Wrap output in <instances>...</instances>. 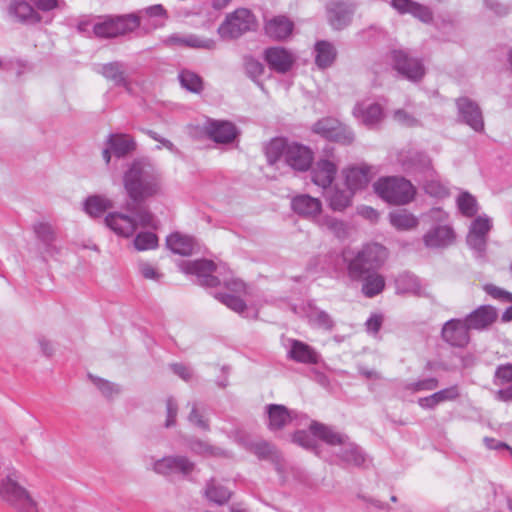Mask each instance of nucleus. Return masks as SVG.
<instances>
[{
    "mask_svg": "<svg viewBox=\"0 0 512 512\" xmlns=\"http://www.w3.org/2000/svg\"><path fill=\"white\" fill-rule=\"evenodd\" d=\"M323 225L338 238H343L347 235V227L342 221L333 218H326Z\"/></svg>",
    "mask_w": 512,
    "mask_h": 512,
    "instance_id": "obj_43",
    "label": "nucleus"
},
{
    "mask_svg": "<svg viewBox=\"0 0 512 512\" xmlns=\"http://www.w3.org/2000/svg\"><path fill=\"white\" fill-rule=\"evenodd\" d=\"M457 104L466 123L475 131H482L484 122L478 105L465 97L459 98Z\"/></svg>",
    "mask_w": 512,
    "mask_h": 512,
    "instance_id": "obj_16",
    "label": "nucleus"
},
{
    "mask_svg": "<svg viewBox=\"0 0 512 512\" xmlns=\"http://www.w3.org/2000/svg\"><path fill=\"white\" fill-rule=\"evenodd\" d=\"M105 223L114 233L126 238L132 236L137 228V223L132 218L121 213L108 214Z\"/></svg>",
    "mask_w": 512,
    "mask_h": 512,
    "instance_id": "obj_15",
    "label": "nucleus"
},
{
    "mask_svg": "<svg viewBox=\"0 0 512 512\" xmlns=\"http://www.w3.org/2000/svg\"><path fill=\"white\" fill-rule=\"evenodd\" d=\"M112 207V202L101 196H91L85 202L86 212L93 217L102 215Z\"/></svg>",
    "mask_w": 512,
    "mask_h": 512,
    "instance_id": "obj_31",
    "label": "nucleus"
},
{
    "mask_svg": "<svg viewBox=\"0 0 512 512\" xmlns=\"http://www.w3.org/2000/svg\"><path fill=\"white\" fill-rule=\"evenodd\" d=\"M294 441L302 445L303 447H310V442L308 441V435L303 432H297L294 434Z\"/></svg>",
    "mask_w": 512,
    "mask_h": 512,
    "instance_id": "obj_61",
    "label": "nucleus"
},
{
    "mask_svg": "<svg viewBox=\"0 0 512 512\" xmlns=\"http://www.w3.org/2000/svg\"><path fill=\"white\" fill-rule=\"evenodd\" d=\"M361 280H363L361 291L367 298H373L385 289V278L376 271L366 273Z\"/></svg>",
    "mask_w": 512,
    "mask_h": 512,
    "instance_id": "obj_23",
    "label": "nucleus"
},
{
    "mask_svg": "<svg viewBox=\"0 0 512 512\" xmlns=\"http://www.w3.org/2000/svg\"><path fill=\"white\" fill-rule=\"evenodd\" d=\"M103 75L109 79L114 81L116 84L124 83L125 77L123 72L120 71L119 66L117 64H108L103 67Z\"/></svg>",
    "mask_w": 512,
    "mask_h": 512,
    "instance_id": "obj_44",
    "label": "nucleus"
},
{
    "mask_svg": "<svg viewBox=\"0 0 512 512\" xmlns=\"http://www.w3.org/2000/svg\"><path fill=\"white\" fill-rule=\"evenodd\" d=\"M390 221L394 227L400 230H409L417 225L416 217L405 210L391 213Z\"/></svg>",
    "mask_w": 512,
    "mask_h": 512,
    "instance_id": "obj_34",
    "label": "nucleus"
},
{
    "mask_svg": "<svg viewBox=\"0 0 512 512\" xmlns=\"http://www.w3.org/2000/svg\"><path fill=\"white\" fill-rule=\"evenodd\" d=\"M211 139L218 143H228L237 135L235 126L227 121H213L206 128Z\"/></svg>",
    "mask_w": 512,
    "mask_h": 512,
    "instance_id": "obj_18",
    "label": "nucleus"
},
{
    "mask_svg": "<svg viewBox=\"0 0 512 512\" xmlns=\"http://www.w3.org/2000/svg\"><path fill=\"white\" fill-rule=\"evenodd\" d=\"M353 194L345 191L335 190L329 196L330 207L333 210L342 211L351 204Z\"/></svg>",
    "mask_w": 512,
    "mask_h": 512,
    "instance_id": "obj_38",
    "label": "nucleus"
},
{
    "mask_svg": "<svg viewBox=\"0 0 512 512\" xmlns=\"http://www.w3.org/2000/svg\"><path fill=\"white\" fill-rule=\"evenodd\" d=\"M454 238L455 235L451 227L439 226L424 236V242L427 247L436 248L451 244Z\"/></svg>",
    "mask_w": 512,
    "mask_h": 512,
    "instance_id": "obj_22",
    "label": "nucleus"
},
{
    "mask_svg": "<svg viewBox=\"0 0 512 512\" xmlns=\"http://www.w3.org/2000/svg\"><path fill=\"white\" fill-rule=\"evenodd\" d=\"M193 465L185 458H164L155 464V471L160 474H168L176 471L188 473Z\"/></svg>",
    "mask_w": 512,
    "mask_h": 512,
    "instance_id": "obj_25",
    "label": "nucleus"
},
{
    "mask_svg": "<svg viewBox=\"0 0 512 512\" xmlns=\"http://www.w3.org/2000/svg\"><path fill=\"white\" fill-rule=\"evenodd\" d=\"M409 13L413 14L415 17H418L423 22H428L432 19L431 12L428 10V8L417 3L409 9Z\"/></svg>",
    "mask_w": 512,
    "mask_h": 512,
    "instance_id": "obj_48",
    "label": "nucleus"
},
{
    "mask_svg": "<svg viewBox=\"0 0 512 512\" xmlns=\"http://www.w3.org/2000/svg\"><path fill=\"white\" fill-rule=\"evenodd\" d=\"M246 71L252 76L257 77L263 73L264 67L263 65L252 58H249L245 62Z\"/></svg>",
    "mask_w": 512,
    "mask_h": 512,
    "instance_id": "obj_49",
    "label": "nucleus"
},
{
    "mask_svg": "<svg viewBox=\"0 0 512 512\" xmlns=\"http://www.w3.org/2000/svg\"><path fill=\"white\" fill-rule=\"evenodd\" d=\"M256 25V19L251 11L240 8L227 15L224 22L219 26L218 32L224 39H234L255 29Z\"/></svg>",
    "mask_w": 512,
    "mask_h": 512,
    "instance_id": "obj_5",
    "label": "nucleus"
},
{
    "mask_svg": "<svg viewBox=\"0 0 512 512\" xmlns=\"http://www.w3.org/2000/svg\"><path fill=\"white\" fill-rule=\"evenodd\" d=\"M140 26V19L135 14L105 16L94 24L93 32L99 38H115L133 32Z\"/></svg>",
    "mask_w": 512,
    "mask_h": 512,
    "instance_id": "obj_4",
    "label": "nucleus"
},
{
    "mask_svg": "<svg viewBox=\"0 0 512 512\" xmlns=\"http://www.w3.org/2000/svg\"><path fill=\"white\" fill-rule=\"evenodd\" d=\"M139 224L142 226V227H153V216L148 213V212H144V213H140L139 216Z\"/></svg>",
    "mask_w": 512,
    "mask_h": 512,
    "instance_id": "obj_60",
    "label": "nucleus"
},
{
    "mask_svg": "<svg viewBox=\"0 0 512 512\" xmlns=\"http://www.w3.org/2000/svg\"><path fill=\"white\" fill-rule=\"evenodd\" d=\"M285 159L293 169L306 171L311 166L313 154L308 147L291 143L287 146Z\"/></svg>",
    "mask_w": 512,
    "mask_h": 512,
    "instance_id": "obj_9",
    "label": "nucleus"
},
{
    "mask_svg": "<svg viewBox=\"0 0 512 512\" xmlns=\"http://www.w3.org/2000/svg\"><path fill=\"white\" fill-rule=\"evenodd\" d=\"M14 10H15V13L21 18H26L29 15H31L33 12L31 6L29 4H27L26 2L17 3L14 7Z\"/></svg>",
    "mask_w": 512,
    "mask_h": 512,
    "instance_id": "obj_56",
    "label": "nucleus"
},
{
    "mask_svg": "<svg viewBox=\"0 0 512 512\" xmlns=\"http://www.w3.org/2000/svg\"><path fill=\"white\" fill-rule=\"evenodd\" d=\"M288 145L283 138L272 139L266 146V156L269 163H275L283 154L286 156Z\"/></svg>",
    "mask_w": 512,
    "mask_h": 512,
    "instance_id": "obj_36",
    "label": "nucleus"
},
{
    "mask_svg": "<svg viewBox=\"0 0 512 512\" xmlns=\"http://www.w3.org/2000/svg\"><path fill=\"white\" fill-rule=\"evenodd\" d=\"M394 117L396 121L406 126H413L416 124V120L403 110L396 111Z\"/></svg>",
    "mask_w": 512,
    "mask_h": 512,
    "instance_id": "obj_54",
    "label": "nucleus"
},
{
    "mask_svg": "<svg viewBox=\"0 0 512 512\" xmlns=\"http://www.w3.org/2000/svg\"><path fill=\"white\" fill-rule=\"evenodd\" d=\"M360 214L371 221H374L378 218V213L375 209L371 207H363L360 210Z\"/></svg>",
    "mask_w": 512,
    "mask_h": 512,
    "instance_id": "obj_62",
    "label": "nucleus"
},
{
    "mask_svg": "<svg viewBox=\"0 0 512 512\" xmlns=\"http://www.w3.org/2000/svg\"><path fill=\"white\" fill-rule=\"evenodd\" d=\"M206 495L210 501L217 504H223L230 498V492L226 488L214 484L208 486Z\"/></svg>",
    "mask_w": 512,
    "mask_h": 512,
    "instance_id": "obj_41",
    "label": "nucleus"
},
{
    "mask_svg": "<svg viewBox=\"0 0 512 512\" xmlns=\"http://www.w3.org/2000/svg\"><path fill=\"white\" fill-rule=\"evenodd\" d=\"M146 13L151 17H165L167 12L162 5L158 4L147 8Z\"/></svg>",
    "mask_w": 512,
    "mask_h": 512,
    "instance_id": "obj_58",
    "label": "nucleus"
},
{
    "mask_svg": "<svg viewBox=\"0 0 512 512\" xmlns=\"http://www.w3.org/2000/svg\"><path fill=\"white\" fill-rule=\"evenodd\" d=\"M438 387V380L436 378H428L425 380H421L415 383H412L408 386V389L412 392L419 391H431Z\"/></svg>",
    "mask_w": 512,
    "mask_h": 512,
    "instance_id": "obj_46",
    "label": "nucleus"
},
{
    "mask_svg": "<svg viewBox=\"0 0 512 512\" xmlns=\"http://www.w3.org/2000/svg\"><path fill=\"white\" fill-rule=\"evenodd\" d=\"M140 272L145 279L157 280L160 277V274L155 270V268L146 263L141 264Z\"/></svg>",
    "mask_w": 512,
    "mask_h": 512,
    "instance_id": "obj_51",
    "label": "nucleus"
},
{
    "mask_svg": "<svg viewBox=\"0 0 512 512\" xmlns=\"http://www.w3.org/2000/svg\"><path fill=\"white\" fill-rule=\"evenodd\" d=\"M492 225L488 217L479 216L471 224V228L467 237L470 246L477 250H483L486 243V235L490 231Z\"/></svg>",
    "mask_w": 512,
    "mask_h": 512,
    "instance_id": "obj_14",
    "label": "nucleus"
},
{
    "mask_svg": "<svg viewBox=\"0 0 512 512\" xmlns=\"http://www.w3.org/2000/svg\"><path fill=\"white\" fill-rule=\"evenodd\" d=\"M189 419L192 423H195L203 428L207 427V424L205 423V421L202 420L201 415L199 414V412L196 409H193L191 411Z\"/></svg>",
    "mask_w": 512,
    "mask_h": 512,
    "instance_id": "obj_63",
    "label": "nucleus"
},
{
    "mask_svg": "<svg viewBox=\"0 0 512 512\" xmlns=\"http://www.w3.org/2000/svg\"><path fill=\"white\" fill-rule=\"evenodd\" d=\"M313 131L326 139L349 144L352 142V134L347 128L334 118H323L313 126Z\"/></svg>",
    "mask_w": 512,
    "mask_h": 512,
    "instance_id": "obj_7",
    "label": "nucleus"
},
{
    "mask_svg": "<svg viewBox=\"0 0 512 512\" xmlns=\"http://www.w3.org/2000/svg\"><path fill=\"white\" fill-rule=\"evenodd\" d=\"M336 172L337 168L333 162L320 160L312 170V180L316 185L326 188L333 182Z\"/></svg>",
    "mask_w": 512,
    "mask_h": 512,
    "instance_id": "obj_19",
    "label": "nucleus"
},
{
    "mask_svg": "<svg viewBox=\"0 0 512 512\" xmlns=\"http://www.w3.org/2000/svg\"><path fill=\"white\" fill-rule=\"evenodd\" d=\"M264 58L270 68L280 73L290 70L294 63L292 54L281 47L268 48L264 53Z\"/></svg>",
    "mask_w": 512,
    "mask_h": 512,
    "instance_id": "obj_12",
    "label": "nucleus"
},
{
    "mask_svg": "<svg viewBox=\"0 0 512 512\" xmlns=\"http://www.w3.org/2000/svg\"><path fill=\"white\" fill-rule=\"evenodd\" d=\"M383 318L380 315H372L366 322L367 329L373 333H377L382 325Z\"/></svg>",
    "mask_w": 512,
    "mask_h": 512,
    "instance_id": "obj_53",
    "label": "nucleus"
},
{
    "mask_svg": "<svg viewBox=\"0 0 512 512\" xmlns=\"http://www.w3.org/2000/svg\"><path fill=\"white\" fill-rule=\"evenodd\" d=\"M39 9L50 10L56 7L57 0H31Z\"/></svg>",
    "mask_w": 512,
    "mask_h": 512,
    "instance_id": "obj_59",
    "label": "nucleus"
},
{
    "mask_svg": "<svg viewBox=\"0 0 512 512\" xmlns=\"http://www.w3.org/2000/svg\"><path fill=\"white\" fill-rule=\"evenodd\" d=\"M179 80L182 87L192 93H200L204 88L202 78L189 70L181 71L179 74Z\"/></svg>",
    "mask_w": 512,
    "mask_h": 512,
    "instance_id": "obj_33",
    "label": "nucleus"
},
{
    "mask_svg": "<svg viewBox=\"0 0 512 512\" xmlns=\"http://www.w3.org/2000/svg\"><path fill=\"white\" fill-rule=\"evenodd\" d=\"M346 185L353 194L357 190L365 188L372 178L371 170L368 166H352L344 171Z\"/></svg>",
    "mask_w": 512,
    "mask_h": 512,
    "instance_id": "obj_13",
    "label": "nucleus"
},
{
    "mask_svg": "<svg viewBox=\"0 0 512 512\" xmlns=\"http://www.w3.org/2000/svg\"><path fill=\"white\" fill-rule=\"evenodd\" d=\"M293 210L305 217H314L321 212V202L309 195H299L292 200Z\"/></svg>",
    "mask_w": 512,
    "mask_h": 512,
    "instance_id": "obj_21",
    "label": "nucleus"
},
{
    "mask_svg": "<svg viewBox=\"0 0 512 512\" xmlns=\"http://www.w3.org/2000/svg\"><path fill=\"white\" fill-rule=\"evenodd\" d=\"M110 149L118 157L123 156L134 149L133 140L126 135H113L109 138Z\"/></svg>",
    "mask_w": 512,
    "mask_h": 512,
    "instance_id": "obj_30",
    "label": "nucleus"
},
{
    "mask_svg": "<svg viewBox=\"0 0 512 512\" xmlns=\"http://www.w3.org/2000/svg\"><path fill=\"white\" fill-rule=\"evenodd\" d=\"M484 290L494 299L512 302V293L492 284L484 286Z\"/></svg>",
    "mask_w": 512,
    "mask_h": 512,
    "instance_id": "obj_45",
    "label": "nucleus"
},
{
    "mask_svg": "<svg viewBox=\"0 0 512 512\" xmlns=\"http://www.w3.org/2000/svg\"><path fill=\"white\" fill-rule=\"evenodd\" d=\"M392 4L401 13H409V9L416 3L410 0H393Z\"/></svg>",
    "mask_w": 512,
    "mask_h": 512,
    "instance_id": "obj_57",
    "label": "nucleus"
},
{
    "mask_svg": "<svg viewBox=\"0 0 512 512\" xmlns=\"http://www.w3.org/2000/svg\"><path fill=\"white\" fill-rule=\"evenodd\" d=\"M158 245V238L154 233H140L134 240V246L138 251L154 249Z\"/></svg>",
    "mask_w": 512,
    "mask_h": 512,
    "instance_id": "obj_40",
    "label": "nucleus"
},
{
    "mask_svg": "<svg viewBox=\"0 0 512 512\" xmlns=\"http://www.w3.org/2000/svg\"><path fill=\"white\" fill-rule=\"evenodd\" d=\"M469 329L466 321L451 319L442 328V338L453 347L464 348L470 342Z\"/></svg>",
    "mask_w": 512,
    "mask_h": 512,
    "instance_id": "obj_8",
    "label": "nucleus"
},
{
    "mask_svg": "<svg viewBox=\"0 0 512 512\" xmlns=\"http://www.w3.org/2000/svg\"><path fill=\"white\" fill-rule=\"evenodd\" d=\"M498 318L495 307L482 305L466 317V322L471 329L481 330L492 325Z\"/></svg>",
    "mask_w": 512,
    "mask_h": 512,
    "instance_id": "obj_11",
    "label": "nucleus"
},
{
    "mask_svg": "<svg viewBox=\"0 0 512 512\" xmlns=\"http://www.w3.org/2000/svg\"><path fill=\"white\" fill-rule=\"evenodd\" d=\"M496 377L502 383L512 382V364L500 366L496 371Z\"/></svg>",
    "mask_w": 512,
    "mask_h": 512,
    "instance_id": "obj_50",
    "label": "nucleus"
},
{
    "mask_svg": "<svg viewBox=\"0 0 512 512\" xmlns=\"http://www.w3.org/2000/svg\"><path fill=\"white\" fill-rule=\"evenodd\" d=\"M167 414L168 415H167V420H166L165 425H166V427H170V426L174 425L176 414H177L176 405L172 400L167 401Z\"/></svg>",
    "mask_w": 512,
    "mask_h": 512,
    "instance_id": "obj_55",
    "label": "nucleus"
},
{
    "mask_svg": "<svg viewBox=\"0 0 512 512\" xmlns=\"http://www.w3.org/2000/svg\"><path fill=\"white\" fill-rule=\"evenodd\" d=\"M375 192L385 201L392 204H406L415 196L413 185L404 178L387 177L374 184Z\"/></svg>",
    "mask_w": 512,
    "mask_h": 512,
    "instance_id": "obj_3",
    "label": "nucleus"
},
{
    "mask_svg": "<svg viewBox=\"0 0 512 512\" xmlns=\"http://www.w3.org/2000/svg\"><path fill=\"white\" fill-rule=\"evenodd\" d=\"M355 114L357 117H360L366 125H372L381 120L382 108L379 105L374 104L370 105L365 110L357 108Z\"/></svg>",
    "mask_w": 512,
    "mask_h": 512,
    "instance_id": "obj_37",
    "label": "nucleus"
},
{
    "mask_svg": "<svg viewBox=\"0 0 512 512\" xmlns=\"http://www.w3.org/2000/svg\"><path fill=\"white\" fill-rule=\"evenodd\" d=\"M310 430L315 436L325 441L327 444L340 445L345 443L344 436L333 431L331 428L325 426L324 424L313 422L310 425Z\"/></svg>",
    "mask_w": 512,
    "mask_h": 512,
    "instance_id": "obj_27",
    "label": "nucleus"
},
{
    "mask_svg": "<svg viewBox=\"0 0 512 512\" xmlns=\"http://www.w3.org/2000/svg\"><path fill=\"white\" fill-rule=\"evenodd\" d=\"M215 269V264L210 260H197L188 262L184 268L185 272L195 274L199 278H202V280L209 274H212Z\"/></svg>",
    "mask_w": 512,
    "mask_h": 512,
    "instance_id": "obj_32",
    "label": "nucleus"
},
{
    "mask_svg": "<svg viewBox=\"0 0 512 512\" xmlns=\"http://www.w3.org/2000/svg\"><path fill=\"white\" fill-rule=\"evenodd\" d=\"M316 50V64L321 67L325 68L329 66L336 57V52L334 47L326 42V41H319L315 45Z\"/></svg>",
    "mask_w": 512,
    "mask_h": 512,
    "instance_id": "obj_28",
    "label": "nucleus"
},
{
    "mask_svg": "<svg viewBox=\"0 0 512 512\" xmlns=\"http://www.w3.org/2000/svg\"><path fill=\"white\" fill-rule=\"evenodd\" d=\"M457 204L461 213L466 217L474 216L478 210L476 199L467 192L459 195Z\"/></svg>",
    "mask_w": 512,
    "mask_h": 512,
    "instance_id": "obj_39",
    "label": "nucleus"
},
{
    "mask_svg": "<svg viewBox=\"0 0 512 512\" xmlns=\"http://www.w3.org/2000/svg\"><path fill=\"white\" fill-rule=\"evenodd\" d=\"M289 356L294 361L305 364H315L318 361L317 352L308 344L298 340L292 342Z\"/></svg>",
    "mask_w": 512,
    "mask_h": 512,
    "instance_id": "obj_24",
    "label": "nucleus"
},
{
    "mask_svg": "<svg viewBox=\"0 0 512 512\" xmlns=\"http://www.w3.org/2000/svg\"><path fill=\"white\" fill-rule=\"evenodd\" d=\"M394 65L398 72L411 80H418L424 75L422 64L413 58H410L403 51L393 52Z\"/></svg>",
    "mask_w": 512,
    "mask_h": 512,
    "instance_id": "obj_10",
    "label": "nucleus"
},
{
    "mask_svg": "<svg viewBox=\"0 0 512 512\" xmlns=\"http://www.w3.org/2000/svg\"><path fill=\"white\" fill-rule=\"evenodd\" d=\"M125 189L134 201H142L160 191V182L153 169L141 162H135L125 175Z\"/></svg>",
    "mask_w": 512,
    "mask_h": 512,
    "instance_id": "obj_2",
    "label": "nucleus"
},
{
    "mask_svg": "<svg viewBox=\"0 0 512 512\" xmlns=\"http://www.w3.org/2000/svg\"><path fill=\"white\" fill-rule=\"evenodd\" d=\"M293 22L286 16H275L265 23L266 34L275 40H283L291 35Z\"/></svg>",
    "mask_w": 512,
    "mask_h": 512,
    "instance_id": "obj_17",
    "label": "nucleus"
},
{
    "mask_svg": "<svg viewBox=\"0 0 512 512\" xmlns=\"http://www.w3.org/2000/svg\"><path fill=\"white\" fill-rule=\"evenodd\" d=\"M217 299H219L223 304H225L230 309L236 312H243L246 308V304L244 301L236 296L228 295V294H218Z\"/></svg>",
    "mask_w": 512,
    "mask_h": 512,
    "instance_id": "obj_42",
    "label": "nucleus"
},
{
    "mask_svg": "<svg viewBox=\"0 0 512 512\" xmlns=\"http://www.w3.org/2000/svg\"><path fill=\"white\" fill-rule=\"evenodd\" d=\"M459 395L458 386L455 385L435 392L430 396L420 398L418 404L424 409H433L441 403L456 400Z\"/></svg>",
    "mask_w": 512,
    "mask_h": 512,
    "instance_id": "obj_20",
    "label": "nucleus"
},
{
    "mask_svg": "<svg viewBox=\"0 0 512 512\" xmlns=\"http://www.w3.org/2000/svg\"><path fill=\"white\" fill-rule=\"evenodd\" d=\"M268 414L272 429L282 428L290 419L288 411L281 405H271Z\"/></svg>",
    "mask_w": 512,
    "mask_h": 512,
    "instance_id": "obj_35",
    "label": "nucleus"
},
{
    "mask_svg": "<svg viewBox=\"0 0 512 512\" xmlns=\"http://www.w3.org/2000/svg\"><path fill=\"white\" fill-rule=\"evenodd\" d=\"M173 370L176 374H178L183 379L187 380L190 376V373L186 367L180 364L173 365Z\"/></svg>",
    "mask_w": 512,
    "mask_h": 512,
    "instance_id": "obj_64",
    "label": "nucleus"
},
{
    "mask_svg": "<svg viewBox=\"0 0 512 512\" xmlns=\"http://www.w3.org/2000/svg\"><path fill=\"white\" fill-rule=\"evenodd\" d=\"M0 495L10 502L19 512H38L37 502L31 495L12 479L0 486Z\"/></svg>",
    "mask_w": 512,
    "mask_h": 512,
    "instance_id": "obj_6",
    "label": "nucleus"
},
{
    "mask_svg": "<svg viewBox=\"0 0 512 512\" xmlns=\"http://www.w3.org/2000/svg\"><path fill=\"white\" fill-rule=\"evenodd\" d=\"M388 256L387 248L376 242L366 243L357 250L346 247L342 251V259L352 281H360L366 273L380 269Z\"/></svg>",
    "mask_w": 512,
    "mask_h": 512,
    "instance_id": "obj_1",
    "label": "nucleus"
},
{
    "mask_svg": "<svg viewBox=\"0 0 512 512\" xmlns=\"http://www.w3.org/2000/svg\"><path fill=\"white\" fill-rule=\"evenodd\" d=\"M168 46H185L190 48H209L210 41L200 39L196 36L180 37L172 35L164 40Z\"/></svg>",
    "mask_w": 512,
    "mask_h": 512,
    "instance_id": "obj_29",
    "label": "nucleus"
},
{
    "mask_svg": "<svg viewBox=\"0 0 512 512\" xmlns=\"http://www.w3.org/2000/svg\"><path fill=\"white\" fill-rule=\"evenodd\" d=\"M167 247L176 254L190 255L194 249V241L191 237L178 232L169 235L166 239Z\"/></svg>",
    "mask_w": 512,
    "mask_h": 512,
    "instance_id": "obj_26",
    "label": "nucleus"
},
{
    "mask_svg": "<svg viewBox=\"0 0 512 512\" xmlns=\"http://www.w3.org/2000/svg\"><path fill=\"white\" fill-rule=\"evenodd\" d=\"M35 230L39 238L44 242H50L55 238L54 229L49 223L41 222L36 226Z\"/></svg>",
    "mask_w": 512,
    "mask_h": 512,
    "instance_id": "obj_47",
    "label": "nucleus"
},
{
    "mask_svg": "<svg viewBox=\"0 0 512 512\" xmlns=\"http://www.w3.org/2000/svg\"><path fill=\"white\" fill-rule=\"evenodd\" d=\"M425 190L432 196H443L446 194V189L438 182H431L425 185Z\"/></svg>",
    "mask_w": 512,
    "mask_h": 512,
    "instance_id": "obj_52",
    "label": "nucleus"
}]
</instances>
